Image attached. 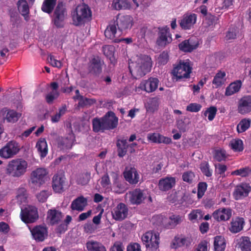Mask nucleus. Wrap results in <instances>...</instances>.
I'll use <instances>...</instances> for the list:
<instances>
[{
  "label": "nucleus",
  "instance_id": "41",
  "mask_svg": "<svg viewBox=\"0 0 251 251\" xmlns=\"http://www.w3.org/2000/svg\"><path fill=\"white\" fill-rule=\"evenodd\" d=\"M93 129L95 132H103L106 130L102 118H94L92 121Z\"/></svg>",
  "mask_w": 251,
  "mask_h": 251
},
{
  "label": "nucleus",
  "instance_id": "62",
  "mask_svg": "<svg viewBox=\"0 0 251 251\" xmlns=\"http://www.w3.org/2000/svg\"><path fill=\"white\" fill-rule=\"evenodd\" d=\"M59 96L58 92H50L46 96V100L47 103H51L53 101L57 99Z\"/></svg>",
  "mask_w": 251,
  "mask_h": 251
},
{
  "label": "nucleus",
  "instance_id": "3",
  "mask_svg": "<svg viewBox=\"0 0 251 251\" xmlns=\"http://www.w3.org/2000/svg\"><path fill=\"white\" fill-rule=\"evenodd\" d=\"M28 163L23 158H16L9 162L6 168V174L14 177L24 176L27 171Z\"/></svg>",
  "mask_w": 251,
  "mask_h": 251
},
{
  "label": "nucleus",
  "instance_id": "18",
  "mask_svg": "<svg viewBox=\"0 0 251 251\" xmlns=\"http://www.w3.org/2000/svg\"><path fill=\"white\" fill-rule=\"evenodd\" d=\"M79 120L76 121L74 119L72 120V123L69 125V128L71 129V132L73 131V128L75 131H79L80 130V125L78 123ZM75 141L74 134L71 132L69 136L66 137L65 141L64 140V145L66 144L65 147L69 149L71 148Z\"/></svg>",
  "mask_w": 251,
  "mask_h": 251
},
{
  "label": "nucleus",
  "instance_id": "28",
  "mask_svg": "<svg viewBox=\"0 0 251 251\" xmlns=\"http://www.w3.org/2000/svg\"><path fill=\"white\" fill-rule=\"evenodd\" d=\"M245 224L244 219L241 217H235L232 219L230 223L229 230L231 232L236 233L241 231Z\"/></svg>",
  "mask_w": 251,
  "mask_h": 251
},
{
  "label": "nucleus",
  "instance_id": "40",
  "mask_svg": "<svg viewBox=\"0 0 251 251\" xmlns=\"http://www.w3.org/2000/svg\"><path fill=\"white\" fill-rule=\"evenodd\" d=\"M57 0H44L41 10L49 14L51 13L56 4Z\"/></svg>",
  "mask_w": 251,
  "mask_h": 251
},
{
  "label": "nucleus",
  "instance_id": "13",
  "mask_svg": "<svg viewBox=\"0 0 251 251\" xmlns=\"http://www.w3.org/2000/svg\"><path fill=\"white\" fill-rule=\"evenodd\" d=\"M159 37L157 40V44L160 46H165L172 41L169 28L165 26L159 28Z\"/></svg>",
  "mask_w": 251,
  "mask_h": 251
},
{
  "label": "nucleus",
  "instance_id": "54",
  "mask_svg": "<svg viewBox=\"0 0 251 251\" xmlns=\"http://www.w3.org/2000/svg\"><path fill=\"white\" fill-rule=\"evenodd\" d=\"M203 213L200 209L193 210L188 215L189 219L191 221L195 220H201L202 218Z\"/></svg>",
  "mask_w": 251,
  "mask_h": 251
},
{
  "label": "nucleus",
  "instance_id": "9",
  "mask_svg": "<svg viewBox=\"0 0 251 251\" xmlns=\"http://www.w3.org/2000/svg\"><path fill=\"white\" fill-rule=\"evenodd\" d=\"M48 172L43 168H37L31 173V183L39 186L44 184L48 178Z\"/></svg>",
  "mask_w": 251,
  "mask_h": 251
},
{
  "label": "nucleus",
  "instance_id": "21",
  "mask_svg": "<svg viewBox=\"0 0 251 251\" xmlns=\"http://www.w3.org/2000/svg\"><path fill=\"white\" fill-rule=\"evenodd\" d=\"M198 45V39L194 37L182 42L178 45V47L180 50L184 52H191L196 49Z\"/></svg>",
  "mask_w": 251,
  "mask_h": 251
},
{
  "label": "nucleus",
  "instance_id": "51",
  "mask_svg": "<svg viewBox=\"0 0 251 251\" xmlns=\"http://www.w3.org/2000/svg\"><path fill=\"white\" fill-rule=\"evenodd\" d=\"M217 112V109L215 106H210L203 112L205 117L207 116L208 119L212 121L215 118Z\"/></svg>",
  "mask_w": 251,
  "mask_h": 251
},
{
  "label": "nucleus",
  "instance_id": "44",
  "mask_svg": "<svg viewBox=\"0 0 251 251\" xmlns=\"http://www.w3.org/2000/svg\"><path fill=\"white\" fill-rule=\"evenodd\" d=\"M214 247L215 251H224L226 247V243L224 237L222 236L215 237Z\"/></svg>",
  "mask_w": 251,
  "mask_h": 251
},
{
  "label": "nucleus",
  "instance_id": "23",
  "mask_svg": "<svg viewBox=\"0 0 251 251\" xmlns=\"http://www.w3.org/2000/svg\"><path fill=\"white\" fill-rule=\"evenodd\" d=\"M159 80L156 78L151 77L146 80H143L140 84V88L150 93L155 91L158 87Z\"/></svg>",
  "mask_w": 251,
  "mask_h": 251
},
{
  "label": "nucleus",
  "instance_id": "43",
  "mask_svg": "<svg viewBox=\"0 0 251 251\" xmlns=\"http://www.w3.org/2000/svg\"><path fill=\"white\" fill-rule=\"evenodd\" d=\"M184 219L182 216L172 215L170 216L167 224L165 226L168 228L175 227L177 225L181 223Z\"/></svg>",
  "mask_w": 251,
  "mask_h": 251
},
{
  "label": "nucleus",
  "instance_id": "42",
  "mask_svg": "<svg viewBox=\"0 0 251 251\" xmlns=\"http://www.w3.org/2000/svg\"><path fill=\"white\" fill-rule=\"evenodd\" d=\"M112 174L114 178L113 187L112 189H113V191L117 194L123 193L126 190V188L122 183L118 181V175L115 173H112Z\"/></svg>",
  "mask_w": 251,
  "mask_h": 251
},
{
  "label": "nucleus",
  "instance_id": "5",
  "mask_svg": "<svg viewBox=\"0 0 251 251\" xmlns=\"http://www.w3.org/2000/svg\"><path fill=\"white\" fill-rule=\"evenodd\" d=\"M192 66L189 60L180 61L178 64L174 67L173 73L178 78H188L192 72Z\"/></svg>",
  "mask_w": 251,
  "mask_h": 251
},
{
  "label": "nucleus",
  "instance_id": "24",
  "mask_svg": "<svg viewBox=\"0 0 251 251\" xmlns=\"http://www.w3.org/2000/svg\"><path fill=\"white\" fill-rule=\"evenodd\" d=\"M0 113L2 115L3 119L6 120L8 123H14L16 122L21 116V114L16 111L6 107L1 110Z\"/></svg>",
  "mask_w": 251,
  "mask_h": 251
},
{
  "label": "nucleus",
  "instance_id": "32",
  "mask_svg": "<svg viewBox=\"0 0 251 251\" xmlns=\"http://www.w3.org/2000/svg\"><path fill=\"white\" fill-rule=\"evenodd\" d=\"M18 9L26 21L28 20L29 8L26 0H19L17 3Z\"/></svg>",
  "mask_w": 251,
  "mask_h": 251
},
{
  "label": "nucleus",
  "instance_id": "48",
  "mask_svg": "<svg viewBox=\"0 0 251 251\" xmlns=\"http://www.w3.org/2000/svg\"><path fill=\"white\" fill-rule=\"evenodd\" d=\"M74 99L79 100L78 104L80 107L91 105L96 102L95 99L84 98L81 95L75 96Z\"/></svg>",
  "mask_w": 251,
  "mask_h": 251
},
{
  "label": "nucleus",
  "instance_id": "55",
  "mask_svg": "<svg viewBox=\"0 0 251 251\" xmlns=\"http://www.w3.org/2000/svg\"><path fill=\"white\" fill-rule=\"evenodd\" d=\"M118 148V155L120 157L124 156L126 152V141L121 140L117 143Z\"/></svg>",
  "mask_w": 251,
  "mask_h": 251
},
{
  "label": "nucleus",
  "instance_id": "6",
  "mask_svg": "<svg viewBox=\"0 0 251 251\" xmlns=\"http://www.w3.org/2000/svg\"><path fill=\"white\" fill-rule=\"evenodd\" d=\"M20 150L19 144L15 141H10L0 149V156L4 159L12 158L16 155Z\"/></svg>",
  "mask_w": 251,
  "mask_h": 251
},
{
  "label": "nucleus",
  "instance_id": "56",
  "mask_svg": "<svg viewBox=\"0 0 251 251\" xmlns=\"http://www.w3.org/2000/svg\"><path fill=\"white\" fill-rule=\"evenodd\" d=\"M226 157V153L224 150H217L214 152V158L219 162L224 160Z\"/></svg>",
  "mask_w": 251,
  "mask_h": 251
},
{
  "label": "nucleus",
  "instance_id": "39",
  "mask_svg": "<svg viewBox=\"0 0 251 251\" xmlns=\"http://www.w3.org/2000/svg\"><path fill=\"white\" fill-rule=\"evenodd\" d=\"M233 4V0H216L215 11L220 13L221 10H225Z\"/></svg>",
  "mask_w": 251,
  "mask_h": 251
},
{
  "label": "nucleus",
  "instance_id": "38",
  "mask_svg": "<svg viewBox=\"0 0 251 251\" xmlns=\"http://www.w3.org/2000/svg\"><path fill=\"white\" fill-rule=\"evenodd\" d=\"M241 85L242 83L240 80H237L230 83L226 89L225 95L230 96L238 92L240 90Z\"/></svg>",
  "mask_w": 251,
  "mask_h": 251
},
{
  "label": "nucleus",
  "instance_id": "27",
  "mask_svg": "<svg viewBox=\"0 0 251 251\" xmlns=\"http://www.w3.org/2000/svg\"><path fill=\"white\" fill-rule=\"evenodd\" d=\"M176 178L174 177H166L159 180V189L162 191H167L172 189L176 184Z\"/></svg>",
  "mask_w": 251,
  "mask_h": 251
},
{
  "label": "nucleus",
  "instance_id": "35",
  "mask_svg": "<svg viewBox=\"0 0 251 251\" xmlns=\"http://www.w3.org/2000/svg\"><path fill=\"white\" fill-rule=\"evenodd\" d=\"M87 200L83 196L78 197L72 203L71 207L74 210L81 211L87 205Z\"/></svg>",
  "mask_w": 251,
  "mask_h": 251
},
{
  "label": "nucleus",
  "instance_id": "58",
  "mask_svg": "<svg viewBox=\"0 0 251 251\" xmlns=\"http://www.w3.org/2000/svg\"><path fill=\"white\" fill-rule=\"evenodd\" d=\"M158 100L156 98H153L150 101V103L147 106V111L151 112H154L158 107Z\"/></svg>",
  "mask_w": 251,
  "mask_h": 251
},
{
  "label": "nucleus",
  "instance_id": "61",
  "mask_svg": "<svg viewBox=\"0 0 251 251\" xmlns=\"http://www.w3.org/2000/svg\"><path fill=\"white\" fill-rule=\"evenodd\" d=\"M201 172L207 176H210L212 173L209 170V164L206 162H202L201 164Z\"/></svg>",
  "mask_w": 251,
  "mask_h": 251
},
{
  "label": "nucleus",
  "instance_id": "19",
  "mask_svg": "<svg viewBox=\"0 0 251 251\" xmlns=\"http://www.w3.org/2000/svg\"><path fill=\"white\" fill-rule=\"evenodd\" d=\"M124 176L126 180L131 184H136L139 181L140 175L134 167H126Z\"/></svg>",
  "mask_w": 251,
  "mask_h": 251
},
{
  "label": "nucleus",
  "instance_id": "45",
  "mask_svg": "<svg viewBox=\"0 0 251 251\" xmlns=\"http://www.w3.org/2000/svg\"><path fill=\"white\" fill-rule=\"evenodd\" d=\"M36 148L41 157H45L48 153V146L45 139H40L36 143Z\"/></svg>",
  "mask_w": 251,
  "mask_h": 251
},
{
  "label": "nucleus",
  "instance_id": "47",
  "mask_svg": "<svg viewBox=\"0 0 251 251\" xmlns=\"http://www.w3.org/2000/svg\"><path fill=\"white\" fill-rule=\"evenodd\" d=\"M226 75L225 72L221 71L216 74L212 81L213 84L216 88L221 86L225 83L226 80Z\"/></svg>",
  "mask_w": 251,
  "mask_h": 251
},
{
  "label": "nucleus",
  "instance_id": "20",
  "mask_svg": "<svg viewBox=\"0 0 251 251\" xmlns=\"http://www.w3.org/2000/svg\"><path fill=\"white\" fill-rule=\"evenodd\" d=\"M232 216V210L229 208H221L215 210L212 214L214 219L218 221L228 220Z\"/></svg>",
  "mask_w": 251,
  "mask_h": 251
},
{
  "label": "nucleus",
  "instance_id": "14",
  "mask_svg": "<svg viewBox=\"0 0 251 251\" xmlns=\"http://www.w3.org/2000/svg\"><path fill=\"white\" fill-rule=\"evenodd\" d=\"M251 191V187L249 184L242 183L236 186L233 196L236 200H242L247 197Z\"/></svg>",
  "mask_w": 251,
  "mask_h": 251
},
{
  "label": "nucleus",
  "instance_id": "52",
  "mask_svg": "<svg viewBox=\"0 0 251 251\" xmlns=\"http://www.w3.org/2000/svg\"><path fill=\"white\" fill-rule=\"evenodd\" d=\"M102 51L104 54L110 60L114 58V48L112 46L107 45L103 47Z\"/></svg>",
  "mask_w": 251,
  "mask_h": 251
},
{
  "label": "nucleus",
  "instance_id": "2",
  "mask_svg": "<svg viewBox=\"0 0 251 251\" xmlns=\"http://www.w3.org/2000/svg\"><path fill=\"white\" fill-rule=\"evenodd\" d=\"M73 23L76 26L81 25L89 21L92 16L91 11L88 5L82 3L76 6L72 11Z\"/></svg>",
  "mask_w": 251,
  "mask_h": 251
},
{
  "label": "nucleus",
  "instance_id": "12",
  "mask_svg": "<svg viewBox=\"0 0 251 251\" xmlns=\"http://www.w3.org/2000/svg\"><path fill=\"white\" fill-rule=\"evenodd\" d=\"M117 25L116 23L111 22L105 30L104 34L106 38L113 40L115 42H119L121 41L120 37L122 35V33L120 29H117Z\"/></svg>",
  "mask_w": 251,
  "mask_h": 251
},
{
  "label": "nucleus",
  "instance_id": "26",
  "mask_svg": "<svg viewBox=\"0 0 251 251\" xmlns=\"http://www.w3.org/2000/svg\"><path fill=\"white\" fill-rule=\"evenodd\" d=\"M147 139L151 142L157 144H169L172 141L170 138L164 136L158 133H149L147 135Z\"/></svg>",
  "mask_w": 251,
  "mask_h": 251
},
{
  "label": "nucleus",
  "instance_id": "29",
  "mask_svg": "<svg viewBox=\"0 0 251 251\" xmlns=\"http://www.w3.org/2000/svg\"><path fill=\"white\" fill-rule=\"evenodd\" d=\"M62 218V213L56 209H50L48 211L47 219L51 225L59 224Z\"/></svg>",
  "mask_w": 251,
  "mask_h": 251
},
{
  "label": "nucleus",
  "instance_id": "64",
  "mask_svg": "<svg viewBox=\"0 0 251 251\" xmlns=\"http://www.w3.org/2000/svg\"><path fill=\"white\" fill-rule=\"evenodd\" d=\"M124 250L123 243L120 241H116L110 248V251H124Z\"/></svg>",
  "mask_w": 251,
  "mask_h": 251
},
{
  "label": "nucleus",
  "instance_id": "30",
  "mask_svg": "<svg viewBox=\"0 0 251 251\" xmlns=\"http://www.w3.org/2000/svg\"><path fill=\"white\" fill-rule=\"evenodd\" d=\"M236 244L241 251H251V242L247 236H242L237 239Z\"/></svg>",
  "mask_w": 251,
  "mask_h": 251
},
{
  "label": "nucleus",
  "instance_id": "8",
  "mask_svg": "<svg viewBox=\"0 0 251 251\" xmlns=\"http://www.w3.org/2000/svg\"><path fill=\"white\" fill-rule=\"evenodd\" d=\"M21 220L26 224L35 222L38 219V213L37 208L35 206L28 205L21 210Z\"/></svg>",
  "mask_w": 251,
  "mask_h": 251
},
{
  "label": "nucleus",
  "instance_id": "33",
  "mask_svg": "<svg viewBox=\"0 0 251 251\" xmlns=\"http://www.w3.org/2000/svg\"><path fill=\"white\" fill-rule=\"evenodd\" d=\"M111 7L116 10L129 9L131 4L127 0H113Z\"/></svg>",
  "mask_w": 251,
  "mask_h": 251
},
{
  "label": "nucleus",
  "instance_id": "46",
  "mask_svg": "<svg viewBox=\"0 0 251 251\" xmlns=\"http://www.w3.org/2000/svg\"><path fill=\"white\" fill-rule=\"evenodd\" d=\"M251 120L249 118L242 119L237 126V131L238 133H243L249 128L251 126Z\"/></svg>",
  "mask_w": 251,
  "mask_h": 251
},
{
  "label": "nucleus",
  "instance_id": "25",
  "mask_svg": "<svg viewBox=\"0 0 251 251\" xmlns=\"http://www.w3.org/2000/svg\"><path fill=\"white\" fill-rule=\"evenodd\" d=\"M102 118L106 130L112 129L117 126L118 119L113 112H108Z\"/></svg>",
  "mask_w": 251,
  "mask_h": 251
},
{
  "label": "nucleus",
  "instance_id": "15",
  "mask_svg": "<svg viewBox=\"0 0 251 251\" xmlns=\"http://www.w3.org/2000/svg\"><path fill=\"white\" fill-rule=\"evenodd\" d=\"M197 19V17L195 14L187 13L182 16L179 21V24L183 29H190L196 24Z\"/></svg>",
  "mask_w": 251,
  "mask_h": 251
},
{
  "label": "nucleus",
  "instance_id": "53",
  "mask_svg": "<svg viewBox=\"0 0 251 251\" xmlns=\"http://www.w3.org/2000/svg\"><path fill=\"white\" fill-rule=\"evenodd\" d=\"M100 184L107 191H109L112 190L110 178L107 174L101 177Z\"/></svg>",
  "mask_w": 251,
  "mask_h": 251
},
{
  "label": "nucleus",
  "instance_id": "59",
  "mask_svg": "<svg viewBox=\"0 0 251 251\" xmlns=\"http://www.w3.org/2000/svg\"><path fill=\"white\" fill-rule=\"evenodd\" d=\"M207 189V184L205 182H200L198 184L197 196L198 199L201 198L204 194Z\"/></svg>",
  "mask_w": 251,
  "mask_h": 251
},
{
  "label": "nucleus",
  "instance_id": "22",
  "mask_svg": "<svg viewBox=\"0 0 251 251\" xmlns=\"http://www.w3.org/2000/svg\"><path fill=\"white\" fill-rule=\"evenodd\" d=\"M52 21L57 27L63 26V1H59L55 8Z\"/></svg>",
  "mask_w": 251,
  "mask_h": 251
},
{
  "label": "nucleus",
  "instance_id": "1",
  "mask_svg": "<svg viewBox=\"0 0 251 251\" xmlns=\"http://www.w3.org/2000/svg\"><path fill=\"white\" fill-rule=\"evenodd\" d=\"M151 58L146 55H137L130 60L129 69L132 76L142 77L151 71Z\"/></svg>",
  "mask_w": 251,
  "mask_h": 251
},
{
  "label": "nucleus",
  "instance_id": "50",
  "mask_svg": "<svg viewBox=\"0 0 251 251\" xmlns=\"http://www.w3.org/2000/svg\"><path fill=\"white\" fill-rule=\"evenodd\" d=\"M251 173L250 168L247 167L236 170L231 172V175L234 176H238L241 177H246L249 175Z\"/></svg>",
  "mask_w": 251,
  "mask_h": 251
},
{
  "label": "nucleus",
  "instance_id": "37",
  "mask_svg": "<svg viewBox=\"0 0 251 251\" xmlns=\"http://www.w3.org/2000/svg\"><path fill=\"white\" fill-rule=\"evenodd\" d=\"M86 247L88 251H106L105 247L100 243L94 240L88 241Z\"/></svg>",
  "mask_w": 251,
  "mask_h": 251
},
{
  "label": "nucleus",
  "instance_id": "31",
  "mask_svg": "<svg viewBox=\"0 0 251 251\" xmlns=\"http://www.w3.org/2000/svg\"><path fill=\"white\" fill-rule=\"evenodd\" d=\"M52 187L56 193H61L63 189V175L55 174L52 178Z\"/></svg>",
  "mask_w": 251,
  "mask_h": 251
},
{
  "label": "nucleus",
  "instance_id": "57",
  "mask_svg": "<svg viewBox=\"0 0 251 251\" xmlns=\"http://www.w3.org/2000/svg\"><path fill=\"white\" fill-rule=\"evenodd\" d=\"M238 33V29L237 27H233L229 28L226 36V40L234 39L236 37Z\"/></svg>",
  "mask_w": 251,
  "mask_h": 251
},
{
  "label": "nucleus",
  "instance_id": "16",
  "mask_svg": "<svg viewBox=\"0 0 251 251\" xmlns=\"http://www.w3.org/2000/svg\"><path fill=\"white\" fill-rule=\"evenodd\" d=\"M118 29L123 31L130 29L133 25V18L129 15L119 16L116 21Z\"/></svg>",
  "mask_w": 251,
  "mask_h": 251
},
{
  "label": "nucleus",
  "instance_id": "63",
  "mask_svg": "<svg viewBox=\"0 0 251 251\" xmlns=\"http://www.w3.org/2000/svg\"><path fill=\"white\" fill-rule=\"evenodd\" d=\"M126 251H142L141 245L137 243H130L126 248Z\"/></svg>",
  "mask_w": 251,
  "mask_h": 251
},
{
  "label": "nucleus",
  "instance_id": "60",
  "mask_svg": "<svg viewBox=\"0 0 251 251\" xmlns=\"http://www.w3.org/2000/svg\"><path fill=\"white\" fill-rule=\"evenodd\" d=\"M194 174L191 171L186 172L182 175V179L184 181L189 183H192L195 178Z\"/></svg>",
  "mask_w": 251,
  "mask_h": 251
},
{
  "label": "nucleus",
  "instance_id": "7",
  "mask_svg": "<svg viewBox=\"0 0 251 251\" xmlns=\"http://www.w3.org/2000/svg\"><path fill=\"white\" fill-rule=\"evenodd\" d=\"M148 192L140 189H135L126 194V197L132 204H140L147 198Z\"/></svg>",
  "mask_w": 251,
  "mask_h": 251
},
{
  "label": "nucleus",
  "instance_id": "4",
  "mask_svg": "<svg viewBox=\"0 0 251 251\" xmlns=\"http://www.w3.org/2000/svg\"><path fill=\"white\" fill-rule=\"evenodd\" d=\"M141 239L147 249L154 251L159 247V235L157 232L148 231L142 235Z\"/></svg>",
  "mask_w": 251,
  "mask_h": 251
},
{
  "label": "nucleus",
  "instance_id": "36",
  "mask_svg": "<svg viewBox=\"0 0 251 251\" xmlns=\"http://www.w3.org/2000/svg\"><path fill=\"white\" fill-rule=\"evenodd\" d=\"M191 244V240L188 237H176L173 240L172 248L177 249L184 246H188Z\"/></svg>",
  "mask_w": 251,
  "mask_h": 251
},
{
  "label": "nucleus",
  "instance_id": "17",
  "mask_svg": "<svg viewBox=\"0 0 251 251\" xmlns=\"http://www.w3.org/2000/svg\"><path fill=\"white\" fill-rule=\"evenodd\" d=\"M237 111L242 115H245L251 112V96H244L239 100Z\"/></svg>",
  "mask_w": 251,
  "mask_h": 251
},
{
  "label": "nucleus",
  "instance_id": "49",
  "mask_svg": "<svg viewBox=\"0 0 251 251\" xmlns=\"http://www.w3.org/2000/svg\"><path fill=\"white\" fill-rule=\"evenodd\" d=\"M229 146L235 151H241L244 149L243 141L239 139H234L231 140Z\"/></svg>",
  "mask_w": 251,
  "mask_h": 251
},
{
  "label": "nucleus",
  "instance_id": "34",
  "mask_svg": "<svg viewBox=\"0 0 251 251\" xmlns=\"http://www.w3.org/2000/svg\"><path fill=\"white\" fill-rule=\"evenodd\" d=\"M89 71L95 74L100 73L101 71V64L99 57H95L90 61L89 65Z\"/></svg>",
  "mask_w": 251,
  "mask_h": 251
},
{
  "label": "nucleus",
  "instance_id": "10",
  "mask_svg": "<svg viewBox=\"0 0 251 251\" xmlns=\"http://www.w3.org/2000/svg\"><path fill=\"white\" fill-rule=\"evenodd\" d=\"M128 208L124 203L120 202L114 206L111 211L113 219L118 221H122L127 217Z\"/></svg>",
  "mask_w": 251,
  "mask_h": 251
},
{
  "label": "nucleus",
  "instance_id": "11",
  "mask_svg": "<svg viewBox=\"0 0 251 251\" xmlns=\"http://www.w3.org/2000/svg\"><path fill=\"white\" fill-rule=\"evenodd\" d=\"M33 238L38 242L44 241L48 236V228L45 226H35L30 230Z\"/></svg>",
  "mask_w": 251,
  "mask_h": 251
}]
</instances>
